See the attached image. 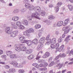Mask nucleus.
<instances>
[{
  "instance_id": "nucleus-1",
  "label": "nucleus",
  "mask_w": 73,
  "mask_h": 73,
  "mask_svg": "<svg viewBox=\"0 0 73 73\" xmlns=\"http://www.w3.org/2000/svg\"><path fill=\"white\" fill-rule=\"evenodd\" d=\"M25 7L27 9H29V11H31L35 9V7L33 5L31 6V4L29 3H26L25 5Z\"/></svg>"
},
{
  "instance_id": "nucleus-2",
  "label": "nucleus",
  "mask_w": 73,
  "mask_h": 73,
  "mask_svg": "<svg viewBox=\"0 0 73 73\" xmlns=\"http://www.w3.org/2000/svg\"><path fill=\"white\" fill-rule=\"evenodd\" d=\"M59 46L58 43L52 44L50 45V47L52 49H57Z\"/></svg>"
},
{
  "instance_id": "nucleus-3",
  "label": "nucleus",
  "mask_w": 73,
  "mask_h": 73,
  "mask_svg": "<svg viewBox=\"0 0 73 73\" xmlns=\"http://www.w3.org/2000/svg\"><path fill=\"white\" fill-rule=\"evenodd\" d=\"M40 16V13L37 12L34 13L32 14V17H35L38 19H40V18L39 17Z\"/></svg>"
},
{
  "instance_id": "nucleus-4",
  "label": "nucleus",
  "mask_w": 73,
  "mask_h": 73,
  "mask_svg": "<svg viewBox=\"0 0 73 73\" xmlns=\"http://www.w3.org/2000/svg\"><path fill=\"white\" fill-rule=\"evenodd\" d=\"M61 5H62V3L61 2H59L57 4V6L55 7L54 8V9L55 10V12L57 13L58 11L59 10V7H60Z\"/></svg>"
},
{
  "instance_id": "nucleus-5",
  "label": "nucleus",
  "mask_w": 73,
  "mask_h": 73,
  "mask_svg": "<svg viewBox=\"0 0 73 73\" xmlns=\"http://www.w3.org/2000/svg\"><path fill=\"white\" fill-rule=\"evenodd\" d=\"M5 32L7 34H11V33H12L11 28H10L9 27H6L5 30Z\"/></svg>"
},
{
  "instance_id": "nucleus-6",
  "label": "nucleus",
  "mask_w": 73,
  "mask_h": 73,
  "mask_svg": "<svg viewBox=\"0 0 73 73\" xmlns=\"http://www.w3.org/2000/svg\"><path fill=\"white\" fill-rule=\"evenodd\" d=\"M23 42L24 43H26L29 46H30L31 45H32V44H33L32 41H31L30 40H26V41H25Z\"/></svg>"
},
{
  "instance_id": "nucleus-7",
  "label": "nucleus",
  "mask_w": 73,
  "mask_h": 73,
  "mask_svg": "<svg viewBox=\"0 0 73 73\" xmlns=\"http://www.w3.org/2000/svg\"><path fill=\"white\" fill-rule=\"evenodd\" d=\"M17 33H18V31H15L12 33V34L11 35V36L13 37H15L16 36H17Z\"/></svg>"
},
{
  "instance_id": "nucleus-8",
  "label": "nucleus",
  "mask_w": 73,
  "mask_h": 73,
  "mask_svg": "<svg viewBox=\"0 0 73 73\" xmlns=\"http://www.w3.org/2000/svg\"><path fill=\"white\" fill-rule=\"evenodd\" d=\"M49 56H50V53L48 52H46L42 56V57L43 58H45L48 57Z\"/></svg>"
},
{
  "instance_id": "nucleus-9",
  "label": "nucleus",
  "mask_w": 73,
  "mask_h": 73,
  "mask_svg": "<svg viewBox=\"0 0 73 73\" xmlns=\"http://www.w3.org/2000/svg\"><path fill=\"white\" fill-rule=\"evenodd\" d=\"M34 9L35 11L37 13H39L41 11V8L39 7H35Z\"/></svg>"
},
{
  "instance_id": "nucleus-10",
  "label": "nucleus",
  "mask_w": 73,
  "mask_h": 73,
  "mask_svg": "<svg viewBox=\"0 0 73 73\" xmlns=\"http://www.w3.org/2000/svg\"><path fill=\"white\" fill-rule=\"evenodd\" d=\"M64 22L62 21H60L58 22L56 26L57 27H61L62 25H63Z\"/></svg>"
},
{
  "instance_id": "nucleus-11",
  "label": "nucleus",
  "mask_w": 73,
  "mask_h": 73,
  "mask_svg": "<svg viewBox=\"0 0 73 73\" xmlns=\"http://www.w3.org/2000/svg\"><path fill=\"white\" fill-rule=\"evenodd\" d=\"M19 18L17 16H14L12 18V20L14 21H17L19 20Z\"/></svg>"
},
{
  "instance_id": "nucleus-12",
  "label": "nucleus",
  "mask_w": 73,
  "mask_h": 73,
  "mask_svg": "<svg viewBox=\"0 0 73 73\" xmlns=\"http://www.w3.org/2000/svg\"><path fill=\"white\" fill-rule=\"evenodd\" d=\"M6 53L7 54V56H10L13 54V52L11 51H7L6 52Z\"/></svg>"
},
{
  "instance_id": "nucleus-13",
  "label": "nucleus",
  "mask_w": 73,
  "mask_h": 73,
  "mask_svg": "<svg viewBox=\"0 0 73 73\" xmlns=\"http://www.w3.org/2000/svg\"><path fill=\"white\" fill-rule=\"evenodd\" d=\"M21 23L25 25H28V22L27 20H23L22 21Z\"/></svg>"
},
{
  "instance_id": "nucleus-14",
  "label": "nucleus",
  "mask_w": 73,
  "mask_h": 73,
  "mask_svg": "<svg viewBox=\"0 0 73 73\" xmlns=\"http://www.w3.org/2000/svg\"><path fill=\"white\" fill-rule=\"evenodd\" d=\"M43 47V44H39V45L38 46L37 48V50H40L41 49V48Z\"/></svg>"
},
{
  "instance_id": "nucleus-15",
  "label": "nucleus",
  "mask_w": 73,
  "mask_h": 73,
  "mask_svg": "<svg viewBox=\"0 0 73 73\" xmlns=\"http://www.w3.org/2000/svg\"><path fill=\"white\" fill-rule=\"evenodd\" d=\"M64 45H62L58 49V51L59 52H61V50H64Z\"/></svg>"
},
{
  "instance_id": "nucleus-16",
  "label": "nucleus",
  "mask_w": 73,
  "mask_h": 73,
  "mask_svg": "<svg viewBox=\"0 0 73 73\" xmlns=\"http://www.w3.org/2000/svg\"><path fill=\"white\" fill-rule=\"evenodd\" d=\"M11 64L12 65H13L15 67H16L17 68V67H18V66H17L18 63L15 61H14L13 63H11Z\"/></svg>"
},
{
  "instance_id": "nucleus-17",
  "label": "nucleus",
  "mask_w": 73,
  "mask_h": 73,
  "mask_svg": "<svg viewBox=\"0 0 73 73\" xmlns=\"http://www.w3.org/2000/svg\"><path fill=\"white\" fill-rule=\"evenodd\" d=\"M49 41H50L51 43H53V44H55L56 42V40L55 38H52V40H50Z\"/></svg>"
},
{
  "instance_id": "nucleus-18",
  "label": "nucleus",
  "mask_w": 73,
  "mask_h": 73,
  "mask_svg": "<svg viewBox=\"0 0 73 73\" xmlns=\"http://www.w3.org/2000/svg\"><path fill=\"white\" fill-rule=\"evenodd\" d=\"M26 53L28 54H31L32 52V50L31 49H29L28 50H26Z\"/></svg>"
},
{
  "instance_id": "nucleus-19",
  "label": "nucleus",
  "mask_w": 73,
  "mask_h": 73,
  "mask_svg": "<svg viewBox=\"0 0 73 73\" xmlns=\"http://www.w3.org/2000/svg\"><path fill=\"white\" fill-rule=\"evenodd\" d=\"M45 37H42L41 39H40L39 42L40 43H44L45 41Z\"/></svg>"
},
{
  "instance_id": "nucleus-20",
  "label": "nucleus",
  "mask_w": 73,
  "mask_h": 73,
  "mask_svg": "<svg viewBox=\"0 0 73 73\" xmlns=\"http://www.w3.org/2000/svg\"><path fill=\"white\" fill-rule=\"evenodd\" d=\"M29 33V32L28 30L24 31L23 33V35H25V36H30V35L28 34Z\"/></svg>"
},
{
  "instance_id": "nucleus-21",
  "label": "nucleus",
  "mask_w": 73,
  "mask_h": 73,
  "mask_svg": "<svg viewBox=\"0 0 73 73\" xmlns=\"http://www.w3.org/2000/svg\"><path fill=\"white\" fill-rule=\"evenodd\" d=\"M38 39L36 38H35L33 40L32 42L34 44H37L38 42Z\"/></svg>"
},
{
  "instance_id": "nucleus-22",
  "label": "nucleus",
  "mask_w": 73,
  "mask_h": 73,
  "mask_svg": "<svg viewBox=\"0 0 73 73\" xmlns=\"http://www.w3.org/2000/svg\"><path fill=\"white\" fill-rule=\"evenodd\" d=\"M19 39L20 41H21V42H22V43H24V42L26 40H24V38H23V36H21V37H20Z\"/></svg>"
},
{
  "instance_id": "nucleus-23",
  "label": "nucleus",
  "mask_w": 73,
  "mask_h": 73,
  "mask_svg": "<svg viewBox=\"0 0 73 73\" xmlns=\"http://www.w3.org/2000/svg\"><path fill=\"white\" fill-rule=\"evenodd\" d=\"M55 17L52 15L49 16L48 17V19L49 20H53L54 19Z\"/></svg>"
},
{
  "instance_id": "nucleus-24",
  "label": "nucleus",
  "mask_w": 73,
  "mask_h": 73,
  "mask_svg": "<svg viewBox=\"0 0 73 73\" xmlns=\"http://www.w3.org/2000/svg\"><path fill=\"white\" fill-rule=\"evenodd\" d=\"M15 49L17 52H20L21 50V47H16Z\"/></svg>"
},
{
  "instance_id": "nucleus-25",
  "label": "nucleus",
  "mask_w": 73,
  "mask_h": 73,
  "mask_svg": "<svg viewBox=\"0 0 73 73\" xmlns=\"http://www.w3.org/2000/svg\"><path fill=\"white\" fill-rule=\"evenodd\" d=\"M59 55H60V57H62V58H64V57H66V54L64 53H63L62 54H60Z\"/></svg>"
},
{
  "instance_id": "nucleus-26",
  "label": "nucleus",
  "mask_w": 73,
  "mask_h": 73,
  "mask_svg": "<svg viewBox=\"0 0 73 73\" xmlns=\"http://www.w3.org/2000/svg\"><path fill=\"white\" fill-rule=\"evenodd\" d=\"M34 57V56L33 54H31L29 57H28V59L29 60H31L33 59Z\"/></svg>"
},
{
  "instance_id": "nucleus-27",
  "label": "nucleus",
  "mask_w": 73,
  "mask_h": 73,
  "mask_svg": "<svg viewBox=\"0 0 73 73\" xmlns=\"http://www.w3.org/2000/svg\"><path fill=\"white\" fill-rule=\"evenodd\" d=\"M10 57L11 58H16V55L15 54H11L10 56Z\"/></svg>"
},
{
  "instance_id": "nucleus-28",
  "label": "nucleus",
  "mask_w": 73,
  "mask_h": 73,
  "mask_svg": "<svg viewBox=\"0 0 73 73\" xmlns=\"http://www.w3.org/2000/svg\"><path fill=\"white\" fill-rule=\"evenodd\" d=\"M28 31L29 33H33L34 32V30L32 28H30Z\"/></svg>"
},
{
  "instance_id": "nucleus-29",
  "label": "nucleus",
  "mask_w": 73,
  "mask_h": 73,
  "mask_svg": "<svg viewBox=\"0 0 73 73\" xmlns=\"http://www.w3.org/2000/svg\"><path fill=\"white\" fill-rule=\"evenodd\" d=\"M32 65H33V66H34L36 68H39L38 64L37 63H34Z\"/></svg>"
},
{
  "instance_id": "nucleus-30",
  "label": "nucleus",
  "mask_w": 73,
  "mask_h": 73,
  "mask_svg": "<svg viewBox=\"0 0 73 73\" xmlns=\"http://www.w3.org/2000/svg\"><path fill=\"white\" fill-rule=\"evenodd\" d=\"M26 50H27V48L25 47H23L22 48L21 47V51H26Z\"/></svg>"
},
{
  "instance_id": "nucleus-31",
  "label": "nucleus",
  "mask_w": 73,
  "mask_h": 73,
  "mask_svg": "<svg viewBox=\"0 0 73 73\" xmlns=\"http://www.w3.org/2000/svg\"><path fill=\"white\" fill-rule=\"evenodd\" d=\"M69 9L70 11H72L73 9V6L71 5H68Z\"/></svg>"
},
{
  "instance_id": "nucleus-32",
  "label": "nucleus",
  "mask_w": 73,
  "mask_h": 73,
  "mask_svg": "<svg viewBox=\"0 0 73 73\" xmlns=\"http://www.w3.org/2000/svg\"><path fill=\"white\" fill-rule=\"evenodd\" d=\"M9 71L11 72H13V73H14V72H16V70L15 68H10L9 69Z\"/></svg>"
},
{
  "instance_id": "nucleus-33",
  "label": "nucleus",
  "mask_w": 73,
  "mask_h": 73,
  "mask_svg": "<svg viewBox=\"0 0 73 73\" xmlns=\"http://www.w3.org/2000/svg\"><path fill=\"white\" fill-rule=\"evenodd\" d=\"M16 24L17 26L19 27L21 25V23L20 21H18L16 22Z\"/></svg>"
},
{
  "instance_id": "nucleus-34",
  "label": "nucleus",
  "mask_w": 73,
  "mask_h": 73,
  "mask_svg": "<svg viewBox=\"0 0 73 73\" xmlns=\"http://www.w3.org/2000/svg\"><path fill=\"white\" fill-rule=\"evenodd\" d=\"M46 13H45V12L43 11L41 12L40 14L41 16H44L45 15Z\"/></svg>"
},
{
  "instance_id": "nucleus-35",
  "label": "nucleus",
  "mask_w": 73,
  "mask_h": 73,
  "mask_svg": "<svg viewBox=\"0 0 73 73\" xmlns=\"http://www.w3.org/2000/svg\"><path fill=\"white\" fill-rule=\"evenodd\" d=\"M41 25H36L35 26V28L36 29H39L40 28H41Z\"/></svg>"
},
{
  "instance_id": "nucleus-36",
  "label": "nucleus",
  "mask_w": 73,
  "mask_h": 73,
  "mask_svg": "<svg viewBox=\"0 0 73 73\" xmlns=\"http://www.w3.org/2000/svg\"><path fill=\"white\" fill-rule=\"evenodd\" d=\"M68 22H69V19H66L64 21V24H65L66 25V24H68Z\"/></svg>"
},
{
  "instance_id": "nucleus-37",
  "label": "nucleus",
  "mask_w": 73,
  "mask_h": 73,
  "mask_svg": "<svg viewBox=\"0 0 73 73\" xmlns=\"http://www.w3.org/2000/svg\"><path fill=\"white\" fill-rule=\"evenodd\" d=\"M18 72L20 73H24L25 71L23 70L20 69L19 70Z\"/></svg>"
},
{
  "instance_id": "nucleus-38",
  "label": "nucleus",
  "mask_w": 73,
  "mask_h": 73,
  "mask_svg": "<svg viewBox=\"0 0 73 73\" xmlns=\"http://www.w3.org/2000/svg\"><path fill=\"white\" fill-rule=\"evenodd\" d=\"M19 28L20 29H24L25 27H24V26H23V25H21L19 27Z\"/></svg>"
},
{
  "instance_id": "nucleus-39",
  "label": "nucleus",
  "mask_w": 73,
  "mask_h": 73,
  "mask_svg": "<svg viewBox=\"0 0 73 73\" xmlns=\"http://www.w3.org/2000/svg\"><path fill=\"white\" fill-rule=\"evenodd\" d=\"M62 37L61 36L60 37V38L58 40V41L59 43H60L61 42H62Z\"/></svg>"
},
{
  "instance_id": "nucleus-40",
  "label": "nucleus",
  "mask_w": 73,
  "mask_h": 73,
  "mask_svg": "<svg viewBox=\"0 0 73 73\" xmlns=\"http://www.w3.org/2000/svg\"><path fill=\"white\" fill-rule=\"evenodd\" d=\"M50 37V35H48L46 38V40H48V41H49V40H50V39H49Z\"/></svg>"
},
{
  "instance_id": "nucleus-41",
  "label": "nucleus",
  "mask_w": 73,
  "mask_h": 73,
  "mask_svg": "<svg viewBox=\"0 0 73 73\" xmlns=\"http://www.w3.org/2000/svg\"><path fill=\"white\" fill-rule=\"evenodd\" d=\"M58 66H59V67L58 68V69H60L61 68H62V65H63V64H61L59 63L58 64Z\"/></svg>"
},
{
  "instance_id": "nucleus-42",
  "label": "nucleus",
  "mask_w": 73,
  "mask_h": 73,
  "mask_svg": "<svg viewBox=\"0 0 73 73\" xmlns=\"http://www.w3.org/2000/svg\"><path fill=\"white\" fill-rule=\"evenodd\" d=\"M22 67H23V64H22V63L21 64H19V65L18 66V67H17L22 68Z\"/></svg>"
},
{
  "instance_id": "nucleus-43",
  "label": "nucleus",
  "mask_w": 73,
  "mask_h": 73,
  "mask_svg": "<svg viewBox=\"0 0 73 73\" xmlns=\"http://www.w3.org/2000/svg\"><path fill=\"white\" fill-rule=\"evenodd\" d=\"M50 43H51V42H50V41L47 40V42L45 44V45H49Z\"/></svg>"
},
{
  "instance_id": "nucleus-44",
  "label": "nucleus",
  "mask_w": 73,
  "mask_h": 73,
  "mask_svg": "<svg viewBox=\"0 0 73 73\" xmlns=\"http://www.w3.org/2000/svg\"><path fill=\"white\" fill-rule=\"evenodd\" d=\"M41 70L42 71H46L47 70V68H46V67L44 68H41Z\"/></svg>"
},
{
  "instance_id": "nucleus-45",
  "label": "nucleus",
  "mask_w": 73,
  "mask_h": 73,
  "mask_svg": "<svg viewBox=\"0 0 73 73\" xmlns=\"http://www.w3.org/2000/svg\"><path fill=\"white\" fill-rule=\"evenodd\" d=\"M26 10L27 9H25V8H23L21 9V12H25Z\"/></svg>"
},
{
  "instance_id": "nucleus-46",
  "label": "nucleus",
  "mask_w": 73,
  "mask_h": 73,
  "mask_svg": "<svg viewBox=\"0 0 73 73\" xmlns=\"http://www.w3.org/2000/svg\"><path fill=\"white\" fill-rule=\"evenodd\" d=\"M60 54L58 55L55 58V60H57L59 58H60Z\"/></svg>"
},
{
  "instance_id": "nucleus-47",
  "label": "nucleus",
  "mask_w": 73,
  "mask_h": 73,
  "mask_svg": "<svg viewBox=\"0 0 73 73\" xmlns=\"http://www.w3.org/2000/svg\"><path fill=\"white\" fill-rule=\"evenodd\" d=\"M69 37H70V36L68 35V36L66 38L65 40V41H68L69 40Z\"/></svg>"
},
{
  "instance_id": "nucleus-48",
  "label": "nucleus",
  "mask_w": 73,
  "mask_h": 73,
  "mask_svg": "<svg viewBox=\"0 0 73 73\" xmlns=\"http://www.w3.org/2000/svg\"><path fill=\"white\" fill-rule=\"evenodd\" d=\"M18 12H19V10L17 9H15L13 11V13H16Z\"/></svg>"
},
{
  "instance_id": "nucleus-49",
  "label": "nucleus",
  "mask_w": 73,
  "mask_h": 73,
  "mask_svg": "<svg viewBox=\"0 0 73 73\" xmlns=\"http://www.w3.org/2000/svg\"><path fill=\"white\" fill-rule=\"evenodd\" d=\"M33 17L32 15L31 16H29L28 17V20H32V19Z\"/></svg>"
},
{
  "instance_id": "nucleus-50",
  "label": "nucleus",
  "mask_w": 73,
  "mask_h": 73,
  "mask_svg": "<svg viewBox=\"0 0 73 73\" xmlns=\"http://www.w3.org/2000/svg\"><path fill=\"white\" fill-rule=\"evenodd\" d=\"M12 27L13 28H14V29H17V27L15 25H14Z\"/></svg>"
},
{
  "instance_id": "nucleus-51",
  "label": "nucleus",
  "mask_w": 73,
  "mask_h": 73,
  "mask_svg": "<svg viewBox=\"0 0 73 73\" xmlns=\"http://www.w3.org/2000/svg\"><path fill=\"white\" fill-rule=\"evenodd\" d=\"M52 58H52V57H51L48 60V62H51V61H52Z\"/></svg>"
},
{
  "instance_id": "nucleus-52",
  "label": "nucleus",
  "mask_w": 73,
  "mask_h": 73,
  "mask_svg": "<svg viewBox=\"0 0 73 73\" xmlns=\"http://www.w3.org/2000/svg\"><path fill=\"white\" fill-rule=\"evenodd\" d=\"M55 34L56 35H58L60 34V32L58 31H56L55 32Z\"/></svg>"
},
{
  "instance_id": "nucleus-53",
  "label": "nucleus",
  "mask_w": 73,
  "mask_h": 73,
  "mask_svg": "<svg viewBox=\"0 0 73 73\" xmlns=\"http://www.w3.org/2000/svg\"><path fill=\"white\" fill-rule=\"evenodd\" d=\"M44 65V67H45L46 66H47V65H48V63H47L45 62L44 64H43Z\"/></svg>"
},
{
  "instance_id": "nucleus-54",
  "label": "nucleus",
  "mask_w": 73,
  "mask_h": 73,
  "mask_svg": "<svg viewBox=\"0 0 73 73\" xmlns=\"http://www.w3.org/2000/svg\"><path fill=\"white\" fill-rule=\"evenodd\" d=\"M38 54L36 58V60H38L39 58H40V57H41V56H38Z\"/></svg>"
},
{
  "instance_id": "nucleus-55",
  "label": "nucleus",
  "mask_w": 73,
  "mask_h": 73,
  "mask_svg": "<svg viewBox=\"0 0 73 73\" xmlns=\"http://www.w3.org/2000/svg\"><path fill=\"white\" fill-rule=\"evenodd\" d=\"M39 66H40V67H44V64H39Z\"/></svg>"
},
{
  "instance_id": "nucleus-56",
  "label": "nucleus",
  "mask_w": 73,
  "mask_h": 73,
  "mask_svg": "<svg viewBox=\"0 0 73 73\" xmlns=\"http://www.w3.org/2000/svg\"><path fill=\"white\" fill-rule=\"evenodd\" d=\"M23 2L24 3H28V0H24Z\"/></svg>"
},
{
  "instance_id": "nucleus-57",
  "label": "nucleus",
  "mask_w": 73,
  "mask_h": 73,
  "mask_svg": "<svg viewBox=\"0 0 73 73\" xmlns=\"http://www.w3.org/2000/svg\"><path fill=\"white\" fill-rule=\"evenodd\" d=\"M5 69H9V66L8 65H6L5 67Z\"/></svg>"
},
{
  "instance_id": "nucleus-58",
  "label": "nucleus",
  "mask_w": 73,
  "mask_h": 73,
  "mask_svg": "<svg viewBox=\"0 0 73 73\" xmlns=\"http://www.w3.org/2000/svg\"><path fill=\"white\" fill-rule=\"evenodd\" d=\"M11 24L12 25V26H13V25H14L15 24V23L13 22H12L11 23Z\"/></svg>"
},
{
  "instance_id": "nucleus-59",
  "label": "nucleus",
  "mask_w": 73,
  "mask_h": 73,
  "mask_svg": "<svg viewBox=\"0 0 73 73\" xmlns=\"http://www.w3.org/2000/svg\"><path fill=\"white\" fill-rule=\"evenodd\" d=\"M66 29H67V28L66 27H64L63 28V31H66Z\"/></svg>"
},
{
  "instance_id": "nucleus-60",
  "label": "nucleus",
  "mask_w": 73,
  "mask_h": 73,
  "mask_svg": "<svg viewBox=\"0 0 73 73\" xmlns=\"http://www.w3.org/2000/svg\"><path fill=\"white\" fill-rule=\"evenodd\" d=\"M3 53V51L2 50H0V55L2 54Z\"/></svg>"
},
{
  "instance_id": "nucleus-61",
  "label": "nucleus",
  "mask_w": 73,
  "mask_h": 73,
  "mask_svg": "<svg viewBox=\"0 0 73 73\" xmlns=\"http://www.w3.org/2000/svg\"><path fill=\"white\" fill-rule=\"evenodd\" d=\"M69 32V31H68V30H66V31H65L64 32V33L65 34V33H68Z\"/></svg>"
},
{
  "instance_id": "nucleus-62",
  "label": "nucleus",
  "mask_w": 73,
  "mask_h": 73,
  "mask_svg": "<svg viewBox=\"0 0 73 73\" xmlns=\"http://www.w3.org/2000/svg\"><path fill=\"white\" fill-rule=\"evenodd\" d=\"M41 34H42V33H38V35L39 37H41Z\"/></svg>"
},
{
  "instance_id": "nucleus-63",
  "label": "nucleus",
  "mask_w": 73,
  "mask_h": 73,
  "mask_svg": "<svg viewBox=\"0 0 73 73\" xmlns=\"http://www.w3.org/2000/svg\"><path fill=\"white\" fill-rule=\"evenodd\" d=\"M49 6L50 8H52V7H53V6L52 4H50L49 5Z\"/></svg>"
},
{
  "instance_id": "nucleus-64",
  "label": "nucleus",
  "mask_w": 73,
  "mask_h": 73,
  "mask_svg": "<svg viewBox=\"0 0 73 73\" xmlns=\"http://www.w3.org/2000/svg\"><path fill=\"white\" fill-rule=\"evenodd\" d=\"M65 36H66V35H65V34L64 33L62 35V38H64V37H65Z\"/></svg>"
}]
</instances>
